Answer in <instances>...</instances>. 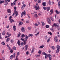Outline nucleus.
I'll list each match as a JSON object with an SVG mask.
<instances>
[{
  "label": "nucleus",
  "mask_w": 60,
  "mask_h": 60,
  "mask_svg": "<svg viewBox=\"0 0 60 60\" xmlns=\"http://www.w3.org/2000/svg\"><path fill=\"white\" fill-rule=\"evenodd\" d=\"M54 26H55V27L56 28H57L58 27V25H57V24L56 23H54V24H53L52 26V27H53Z\"/></svg>",
  "instance_id": "1"
},
{
  "label": "nucleus",
  "mask_w": 60,
  "mask_h": 60,
  "mask_svg": "<svg viewBox=\"0 0 60 60\" xmlns=\"http://www.w3.org/2000/svg\"><path fill=\"white\" fill-rule=\"evenodd\" d=\"M34 8H35L36 10H39L40 9V7L39 6H38V7H37V6L35 5Z\"/></svg>",
  "instance_id": "2"
},
{
  "label": "nucleus",
  "mask_w": 60,
  "mask_h": 60,
  "mask_svg": "<svg viewBox=\"0 0 60 60\" xmlns=\"http://www.w3.org/2000/svg\"><path fill=\"white\" fill-rule=\"evenodd\" d=\"M47 20L48 23H49V24H50V23H51V20L49 18H47Z\"/></svg>",
  "instance_id": "3"
},
{
  "label": "nucleus",
  "mask_w": 60,
  "mask_h": 60,
  "mask_svg": "<svg viewBox=\"0 0 60 60\" xmlns=\"http://www.w3.org/2000/svg\"><path fill=\"white\" fill-rule=\"evenodd\" d=\"M51 56V55L50 54H48L47 55V57L49 58V60H51L52 59L51 56Z\"/></svg>",
  "instance_id": "4"
},
{
  "label": "nucleus",
  "mask_w": 60,
  "mask_h": 60,
  "mask_svg": "<svg viewBox=\"0 0 60 60\" xmlns=\"http://www.w3.org/2000/svg\"><path fill=\"white\" fill-rule=\"evenodd\" d=\"M24 15H26V11H24L23 12H22L21 14V17H22Z\"/></svg>",
  "instance_id": "5"
},
{
  "label": "nucleus",
  "mask_w": 60,
  "mask_h": 60,
  "mask_svg": "<svg viewBox=\"0 0 60 60\" xmlns=\"http://www.w3.org/2000/svg\"><path fill=\"white\" fill-rule=\"evenodd\" d=\"M54 41L55 42H58V40H57V37H56L55 38Z\"/></svg>",
  "instance_id": "6"
},
{
  "label": "nucleus",
  "mask_w": 60,
  "mask_h": 60,
  "mask_svg": "<svg viewBox=\"0 0 60 60\" xmlns=\"http://www.w3.org/2000/svg\"><path fill=\"white\" fill-rule=\"evenodd\" d=\"M34 47H32V50L31 51L32 53H33L34 52Z\"/></svg>",
  "instance_id": "7"
},
{
  "label": "nucleus",
  "mask_w": 60,
  "mask_h": 60,
  "mask_svg": "<svg viewBox=\"0 0 60 60\" xmlns=\"http://www.w3.org/2000/svg\"><path fill=\"white\" fill-rule=\"evenodd\" d=\"M53 9H51L50 11V13L51 12V13L50 14V15H51L53 13Z\"/></svg>",
  "instance_id": "8"
},
{
  "label": "nucleus",
  "mask_w": 60,
  "mask_h": 60,
  "mask_svg": "<svg viewBox=\"0 0 60 60\" xmlns=\"http://www.w3.org/2000/svg\"><path fill=\"white\" fill-rule=\"evenodd\" d=\"M15 14L16 15V17L17 16V15H18V13L17 12V11H15Z\"/></svg>",
  "instance_id": "9"
},
{
  "label": "nucleus",
  "mask_w": 60,
  "mask_h": 60,
  "mask_svg": "<svg viewBox=\"0 0 60 60\" xmlns=\"http://www.w3.org/2000/svg\"><path fill=\"white\" fill-rule=\"evenodd\" d=\"M27 40V39H26V40L24 41V42H23V44L24 45H25L26 44V42Z\"/></svg>",
  "instance_id": "10"
},
{
  "label": "nucleus",
  "mask_w": 60,
  "mask_h": 60,
  "mask_svg": "<svg viewBox=\"0 0 60 60\" xmlns=\"http://www.w3.org/2000/svg\"><path fill=\"white\" fill-rule=\"evenodd\" d=\"M13 30H14V31H15L16 29V26L15 25H14L13 26Z\"/></svg>",
  "instance_id": "11"
},
{
  "label": "nucleus",
  "mask_w": 60,
  "mask_h": 60,
  "mask_svg": "<svg viewBox=\"0 0 60 60\" xmlns=\"http://www.w3.org/2000/svg\"><path fill=\"white\" fill-rule=\"evenodd\" d=\"M7 11L8 12V13H11V10L10 9H8Z\"/></svg>",
  "instance_id": "12"
},
{
  "label": "nucleus",
  "mask_w": 60,
  "mask_h": 60,
  "mask_svg": "<svg viewBox=\"0 0 60 60\" xmlns=\"http://www.w3.org/2000/svg\"><path fill=\"white\" fill-rule=\"evenodd\" d=\"M44 47V45H42L39 47V48L40 49H43Z\"/></svg>",
  "instance_id": "13"
},
{
  "label": "nucleus",
  "mask_w": 60,
  "mask_h": 60,
  "mask_svg": "<svg viewBox=\"0 0 60 60\" xmlns=\"http://www.w3.org/2000/svg\"><path fill=\"white\" fill-rule=\"evenodd\" d=\"M48 9V7H43V9L45 10H46V9Z\"/></svg>",
  "instance_id": "14"
},
{
  "label": "nucleus",
  "mask_w": 60,
  "mask_h": 60,
  "mask_svg": "<svg viewBox=\"0 0 60 60\" xmlns=\"http://www.w3.org/2000/svg\"><path fill=\"white\" fill-rule=\"evenodd\" d=\"M10 22L11 23H12V22H15V21L13 20V19H11L10 20Z\"/></svg>",
  "instance_id": "15"
},
{
  "label": "nucleus",
  "mask_w": 60,
  "mask_h": 60,
  "mask_svg": "<svg viewBox=\"0 0 60 60\" xmlns=\"http://www.w3.org/2000/svg\"><path fill=\"white\" fill-rule=\"evenodd\" d=\"M21 31L22 32H25V30H24V27H22L21 29Z\"/></svg>",
  "instance_id": "16"
},
{
  "label": "nucleus",
  "mask_w": 60,
  "mask_h": 60,
  "mask_svg": "<svg viewBox=\"0 0 60 60\" xmlns=\"http://www.w3.org/2000/svg\"><path fill=\"white\" fill-rule=\"evenodd\" d=\"M26 6V4H24L22 6V9L23 10L24 8Z\"/></svg>",
  "instance_id": "17"
},
{
  "label": "nucleus",
  "mask_w": 60,
  "mask_h": 60,
  "mask_svg": "<svg viewBox=\"0 0 60 60\" xmlns=\"http://www.w3.org/2000/svg\"><path fill=\"white\" fill-rule=\"evenodd\" d=\"M4 2V0L1 1V0H0V4H2V3H3Z\"/></svg>",
  "instance_id": "18"
},
{
  "label": "nucleus",
  "mask_w": 60,
  "mask_h": 60,
  "mask_svg": "<svg viewBox=\"0 0 60 60\" xmlns=\"http://www.w3.org/2000/svg\"><path fill=\"white\" fill-rule=\"evenodd\" d=\"M56 48L57 49H60V46L59 45H57L56 47Z\"/></svg>",
  "instance_id": "19"
},
{
  "label": "nucleus",
  "mask_w": 60,
  "mask_h": 60,
  "mask_svg": "<svg viewBox=\"0 0 60 60\" xmlns=\"http://www.w3.org/2000/svg\"><path fill=\"white\" fill-rule=\"evenodd\" d=\"M51 39V37H49L48 39L47 40V42H49L50 41V39Z\"/></svg>",
  "instance_id": "20"
},
{
  "label": "nucleus",
  "mask_w": 60,
  "mask_h": 60,
  "mask_svg": "<svg viewBox=\"0 0 60 60\" xmlns=\"http://www.w3.org/2000/svg\"><path fill=\"white\" fill-rule=\"evenodd\" d=\"M17 43L19 45V46H20V41L19 40L18 41Z\"/></svg>",
  "instance_id": "21"
},
{
  "label": "nucleus",
  "mask_w": 60,
  "mask_h": 60,
  "mask_svg": "<svg viewBox=\"0 0 60 60\" xmlns=\"http://www.w3.org/2000/svg\"><path fill=\"white\" fill-rule=\"evenodd\" d=\"M20 53L19 52H18L17 53V56H16V58H17V57H18V56L19 55V54Z\"/></svg>",
  "instance_id": "22"
},
{
  "label": "nucleus",
  "mask_w": 60,
  "mask_h": 60,
  "mask_svg": "<svg viewBox=\"0 0 60 60\" xmlns=\"http://www.w3.org/2000/svg\"><path fill=\"white\" fill-rule=\"evenodd\" d=\"M34 17L35 18H37L38 17V15H37V14H35L34 15Z\"/></svg>",
  "instance_id": "23"
},
{
  "label": "nucleus",
  "mask_w": 60,
  "mask_h": 60,
  "mask_svg": "<svg viewBox=\"0 0 60 60\" xmlns=\"http://www.w3.org/2000/svg\"><path fill=\"white\" fill-rule=\"evenodd\" d=\"M7 35H8V37H9V36H11V34H10L8 32H7Z\"/></svg>",
  "instance_id": "24"
},
{
  "label": "nucleus",
  "mask_w": 60,
  "mask_h": 60,
  "mask_svg": "<svg viewBox=\"0 0 60 60\" xmlns=\"http://www.w3.org/2000/svg\"><path fill=\"white\" fill-rule=\"evenodd\" d=\"M26 37H25V40L26 39H28V37H29V36H28L27 35H26Z\"/></svg>",
  "instance_id": "25"
},
{
  "label": "nucleus",
  "mask_w": 60,
  "mask_h": 60,
  "mask_svg": "<svg viewBox=\"0 0 60 60\" xmlns=\"http://www.w3.org/2000/svg\"><path fill=\"white\" fill-rule=\"evenodd\" d=\"M51 48L52 49H56V48L55 47H54V46H52L51 47Z\"/></svg>",
  "instance_id": "26"
},
{
  "label": "nucleus",
  "mask_w": 60,
  "mask_h": 60,
  "mask_svg": "<svg viewBox=\"0 0 60 60\" xmlns=\"http://www.w3.org/2000/svg\"><path fill=\"white\" fill-rule=\"evenodd\" d=\"M38 53L39 54V55H40V54H41V50H39Z\"/></svg>",
  "instance_id": "27"
},
{
  "label": "nucleus",
  "mask_w": 60,
  "mask_h": 60,
  "mask_svg": "<svg viewBox=\"0 0 60 60\" xmlns=\"http://www.w3.org/2000/svg\"><path fill=\"white\" fill-rule=\"evenodd\" d=\"M28 47V45H26L25 46V49L26 50H27V48Z\"/></svg>",
  "instance_id": "28"
},
{
  "label": "nucleus",
  "mask_w": 60,
  "mask_h": 60,
  "mask_svg": "<svg viewBox=\"0 0 60 60\" xmlns=\"http://www.w3.org/2000/svg\"><path fill=\"white\" fill-rule=\"evenodd\" d=\"M42 55H45H45H46L47 54H46L45 52H42Z\"/></svg>",
  "instance_id": "29"
},
{
  "label": "nucleus",
  "mask_w": 60,
  "mask_h": 60,
  "mask_svg": "<svg viewBox=\"0 0 60 60\" xmlns=\"http://www.w3.org/2000/svg\"><path fill=\"white\" fill-rule=\"evenodd\" d=\"M13 55H12L10 56V58L11 59H12L13 58Z\"/></svg>",
  "instance_id": "30"
},
{
  "label": "nucleus",
  "mask_w": 60,
  "mask_h": 60,
  "mask_svg": "<svg viewBox=\"0 0 60 60\" xmlns=\"http://www.w3.org/2000/svg\"><path fill=\"white\" fill-rule=\"evenodd\" d=\"M42 4L43 6H46V3L45 2H44Z\"/></svg>",
  "instance_id": "31"
},
{
  "label": "nucleus",
  "mask_w": 60,
  "mask_h": 60,
  "mask_svg": "<svg viewBox=\"0 0 60 60\" xmlns=\"http://www.w3.org/2000/svg\"><path fill=\"white\" fill-rule=\"evenodd\" d=\"M13 5H16V2L14 1L13 3Z\"/></svg>",
  "instance_id": "32"
},
{
  "label": "nucleus",
  "mask_w": 60,
  "mask_h": 60,
  "mask_svg": "<svg viewBox=\"0 0 60 60\" xmlns=\"http://www.w3.org/2000/svg\"><path fill=\"white\" fill-rule=\"evenodd\" d=\"M27 15L29 19L30 18V14L28 13L27 14Z\"/></svg>",
  "instance_id": "33"
},
{
  "label": "nucleus",
  "mask_w": 60,
  "mask_h": 60,
  "mask_svg": "<svg viewBox=\"0 0 60 60\" xmlns=\"http://www.w3.org/2000/svg\"><path fill=\"white\" fill-rule=\"evenodd\" d=\"M13 49H14V50H15L16 49V47H14L13 48Z\"/></svg>",
  "instance_id": "34"
},
{
  "label": "nucleus",
  "mask_w": 60,
  "mask_h": 60,
  "mask_svg": "<svg viewBox=\"0 0 60 60\" xmlns=\"http://www.w3.org/2000/svg\"><path fill=\"white\" fill-rule=\"evenodd\" d=\"M26 35L24 34H22L21 36V37L22 38H23V37H24Z\"/></svg>",
  "instance_id": "35"
},
{
  "label": "nucleus",
  "mask_w": 60,
  "mask_h": 60,
  "mask_svg": "<svg viewBox=\"0 0 60 60\" xmlns=\"http://www.w3.org/2000/svg\"><path fill=\"white\" fill-rule=\"evenodd\" d=\"M20 36V33H19V34L18 35V37H19Z\"/></svg>",
  "instance_id": "36"
},
{
  "label": "nucleus",
  "mask_w": 60,
  "mask_h": 60,
  "mask_svg": "<svg viewBox=\"0 0 60 60\" xmlns=\"http://www.w3.org/2000/svg\"><path fill=\"white\" fill-rule=\"evenodd\" d=\"M23 24V22H20L19 23V25H21Z\"/></svg>",
  "instance_id": "37"
},
{
  "label": "nucleus",
  "mask_w": 60,
  "mask_h": 60,
  "mask_svg": "<svg viewBox=\"0 0 60 60\" xmlns=\"http://www.w3.org/2000/svg\"><path fill=\"white\" fill-rule=\"evenodd\" d=\"M60 49H57L56 50V53H58V52H59V51Z\"/></svg>",
  "instance_id": "38"
},
{
  "label": "nucleus",
  "mask_w": 60,
  "mask_h": 60,
  "mask_svg": "<svg viewBox=\"0 0 60 60\" xmlns=\"http://www.w3.org/2000/svg\"><path fill=\"white\" fill-rule=\"evenodd\" d=\"M5 31H4L2 33V34L3 35H5Z\"/></svg>",
  "instance_id": "39"
},
{
  "label": "nucleus",
  "mask_w": 60,
  "mask_h": 60,
  "mask_svg": "<svg viewBox=\"0 0 60 60\" xmlns=\"http://www.w3.org/2000/svg\"><path fill=\"white\" fill-rule=\"evenodd\" d=\"M1 44L2 45H5V43H4V42H3Z\"/></svg>",
  "instance_id": "40"
},
{
  "label": "nucleus",
  "mask_w": 60,
  "mask_h": 60,
  "mask_svg": "<svg viewBox=\"0 0 60 60\" xmlns=\"http://www.w3.org/2000/svg\"><path fill=\"white\" fill-rule=\"evenodd\" d=\"M41 23H42V25L43 26H44L45 25V23H44V22H41Z\"/></svg>",
  "instance_id": "41"
},
{
  "label": "nucleus",
  "mask_w": 60,
  "mask_h": 60,
  "mask_svg": "<svg viewBox=\"0 0 60 60\" xmlns=\"http://www.w3.org/2000/svg\"><path fill=\"white\" fill-rule=\"evenodd\" d=\"M56 13L57 14H59V12H58V11L57 10H56Z\"/></svg>",
  "instance_id": "42"
},
{
  "label": "nucleus",
  "mask_w": 60,
  "mask_h": 60,
  "mask_svg": "<svg viewBox=\"0 0 60 60\" xmlns=\"http://www.w3.org/2000/svg\"><path fill=\"white\" fill-rule=\"evenodd\" d=\"M33 36V35L32 34H30L29 35V37H30V36H31V37H32Z\"/></svg>",
  "instance_id": "43"
},
{
  "label": "nucleus",
  "mask_w": 60,
  "mask_h": 60,
  "mask_svg": "<svg viewBox=\"0 0 60 60\" xmlns=\"http://www.w3.org/2000/svg\"><path fill=\"white\" fill-rule=\"evenodd\" d=\"M47 11H49V10H50V7H48V8H47Z\"/></svg>",
  "instance_id": "44"
},
{
  "label": "nucleus",
  "mask_w": 60,
  "mask_h": 60,
  "mask_svg": "<svg viewBox=\"0 0 60 60\" xmlns=\"http://www.w3.org/2000/svg\"><path fill=\"white\" fill-rule=\"evenodd\" d=\"M48 33L49 34H50L51 35H52V33H51V32H48Z\"/></svg>",
  "instance_id": "45"
},
{
  "label": "nucleus",
  "mask_w": 60,
  "mask_h": 60,
  "mask_svg": "<svg viewBox=\"0 0 60 60\" xmlns=\"http://www.w3.org/2000/svg\"><path fill=\"white\" fill-rule=\"evenodd\" d=\"M38 2L39 3H41V0H38Z\"/></svg>",
  "instance_id": "46"
},
{
  "label": "nucleus",
  "mask_w": 60,
  "mask_h": 60,
  "mask_svg": "<svg viewBox=\"0 0 60 60\" xmlns=\"http://www.w3.org/2000/svg\"><path fill=\"white\" fill-rule=\"evenodd\" d=\"M4 4L5 5H7L8 4V3L7 2H6Z\"/></svg>",
  "instance_id": "47"
},
{
  "label": "nucleus",
  "mask_w": 60,
  "mask_h": 60,
  "mask_svg": "<svg viewBox=\"0 0 60 60\" xmlns=\"http://www.w3.org/2000/svg\"><path fill=\"white\" fill-rule=\"evenodd\" d=\"M58 6L60 7V2H59L58 3Z\"/></svg>",
  "instance_id": "48"
},
{
  "label": "nucleus",
  "mask_w": 60,
  "mask_h": 60,
  "mask_svg": "<svg viewBox=\"0 0 60 60\" xmlns=\"http://www.w3.org/2000/svg\"><path fill=\"white\" fill-rule=\"evenodd\" d=\"M12 18V16H11L9 17V20H10V19H11Z\"/></svg>",
  "instance_id": "49"
},
{
  "label": "nucleus",
  "mask_w": 60,
  "mask_h": 60,
  "mask_svg": "<svg viewBox=\"0 0 60 60\" xmlns=\"http://www.w3.org/2000/svg\"><path fill=\"white\" fill-rule=\"evenodd\" d=\"M49 5H51V2H50V1L49 0Z\"/></svg>",
  "instance_id": "50"
},
{
  "label": "nucleus",
  "mask_w": 60,
  "mask_h": 60,
  "mask_svg": "<svg viewBox=\"0 0 60 60\" xmlns=\"http://www.w3.org/2000/svg\"><path fill=\"white\" fill-rule=\"evenodd\" d=\"M29 52L27 51L26 52V55H28L29 54Z\"/></svg>",
  "instance_id": "51"
},
{
  "label": "nucleus",
  "mask_w": 60,
  "mask_h": 60,
  "mask_svg": "<svg viewBox=\"0 0 60 60\" xmlns=\"http://www.w3.org/2000/svg\"><path fill=\"white\" fill-rule=\"evenodd\" d=\"M21 40H22V41H24V40H25V39L21 38Z\"/></svg>",
  "instance_id": "52"
},
{
  "label": "nucleus",
  "mask_w": 60,
  "mask_h": 60,
  "mask_svg": "<svg viewBox=\"0 0 60 60\" xmlns=\"http://www.w3.org/2000/svg\"><path fill=\"white\" fill-rule=\"evenodd\" d=\"M10 38H7V42H8V41H10Z\"/></svg>",
  "instance_id": "53"
},
{
  "label": "nucleus",
  "mask_w": 60,
  "mask_h": 60,
  "mask_svg": "<svg viewBox=\"0 0 60 60\" xmlns=\"http://www.w3.org/2000/svg\"><path fill=\"white\" fill-rule=\"evenodd\" d=\"M5 2H9L10 1V0H5Z\"/></svg>",
  "instance_id": "54"
},
{
  "label": "nucleus",
  "mask_w": 60,
  "mask_h": 60,
  "mask_svg": "<svg viewBox=\"0 0 60 60\" xmlns=\"http://www.w3.org/2000/svg\"><path fill=\"white\" fill-rule=\"evenodd\" d=\"M47 57H48V56H47V54H46L45 55V58L46 59L47 58Z\"/></svg>",
  "instance_id": "55"
},
{
  "label": "nucleus",
  "mask_w": 60,
  "mask_h": 60,
  "mask_svg": "<svg viewBox=\"0 0 60 60\" xmlns=\"http://www.w3.org/2000/svg\"><path fill=\"white\" fill-rule=\"evenodd\" d=\"M24 45V43H23V42H22L21 43V46H23Z\"/></svg>",
  "instance_id": "56"
},
{
  "label": "nucleus",
  "mask_w": 60,
  "mask_h": 60,
  "mask_svg": "<svg viewBox=\"0 0 60 60\" xmlns=\"http://www.w3.org/2000/svg\"><path fill=\"white\" fill-rule=\"evenodd\" d=\"M14 8L15 10H17V8L16 7H14Z\"/></svg>",
  "instance_id": "57"
},
{
  "label": "nucleus",
  "mask_w": 60,
  "mask_h": 60,
  "mask_svg": "<svg viewBox=\"0 0 60 60\" xmlns=\"http://www.w3.org/2000/svg\"><path fill=\"white\" fill-rule=\"evenodd\" d=\"M46 28H49V26L48 25H46Z\"/></svg>",
  "instance_id": "58"
},
{
  "label": "nucleus",
  "mask_w": 60,
  "mask_h": 60,
  "mask_svg": "<svg viewBox=\"0 0 60 60\" xmlns=\"http://www.w3.org/2000/svg\"><path fill=\"white\" fill-rule=\"evenodd\" d=\"M39 34V32H38V33H37L35 35L36 36H37V35H38V34Z\"/></svg>",
  "instance_id": "59"
},
{
  "label": "nucleus",
  "mask_w": 60,
  "mask_h": 60,
  "mask_svg": "<svg viewBox=\"0 0 60 60\" xmlns=\"http://www.w3.org/2000/svg\"><path fill=\"white\" fill-rule=\"evenodd\" d=\"M50 19H51L52 21H54V19L52 18V17H50Z\"/></svg>",
  "instance_id": "60"
},
{
  "label": "nucleus",
  "mask_w": 60,
  "mask_h": 60,
  "mask_svg": "<svg viewBox=\"0 0 60 60\" xmlns=\"http://www.w3.org/2000/svg\"><path fill=\"white\" fill-rule=\"evenodd\" d=\"M34 25L35 26H38V24L36 23H35Z\"/></svg>",
  "instance_id": "61"
},
{
  "label": "nucleus",
  "mask_w": 60,
  "mask_h": 60,
  "mask_svg": "<svg viewBox=\"0 0 60 60\" xmlns=\"http://www.w3.org/2000/svg\"><path fill=\"white\" fill-rule=\"evenodd\" d=\"M10 52H11V53H12V52H13V50H10Z\"/></svg>",
  "instance_id": "62"
},
{
  "label": "nucleus",
  "mask_w": 60,
  "mask_h": 60,
  "mask_svg": "<svg viewBox=\"0 0 60 60\" xmlns=\"http://www.w3.org/2000/svg\"><path fill=\"white\" fill-rule=\"evenodd\" d=\"M45 39H47V38H48V37H47V36H46L45 37Z\"/></svg>",
  "instance_id": "63"
},
{
  "label": "nucleus",
  "mask_w": 60,
  "mask_h": 60,
  "mask_svg": "<svg viewBox=\"0 0 60 60\" xmlns=\"http://www.w3.org/2000/svg\"><path fill=\"white\" fill-rule=\"evenodd\" d=\"M28 29H29V30H31V28L30 27H28Z\"/></svg>",
  "instance_id": "64"
}]
</instances>
